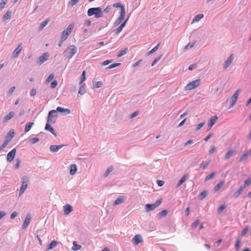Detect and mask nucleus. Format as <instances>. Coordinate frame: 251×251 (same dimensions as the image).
Here are the masks:
<instances>
[{"label": "nucleus", "instance_id": "f257e3e1", "mask_svg": "<svg viewBox=\"0 0 251 251\" xmlns=\"http://www.w3.org/2000/svg\"><path fill=\"white\" fill-rule=\"evenodd\" d=\"M87 14L89 16L95 15L96 18H100L103 16V12L100 7H93L88 10Z\"/></svg>", "mask_w": 251, "mask_h": 251}, {"label": "nucleus", "instance_id": "f03ea898", "mask_svg": "<svg viewBox=\"0 0 251 251\" xmlns=\"http://www.w3.org/2000/svg\"><path fill=\"white\" fill-rule=\"evenodd\" d=\"M77 49L74 45L69 46L65 51V56L69 59L72 58L73 56L76 53Z\"/></svg>", "mask_w": 251, "mask_h": 251}, {"label": "nucleus", "instance_id": "7ed1b4c3", "mask_svg": "<svg viewBox=\"0 0 251 251\" xmlns=\"http://www.w3.org/2000/svg\"><path fill=\"white\" fill-rule=\"evenodd\" d=\"M56 111L55 110H50L48 114L47 123H55L56 121Z\"/></svg>", "mask_w": 251, "mask_h": 251}, {"label": "nucleus", "instance_id": "20e7f679", "mask_svg": "<svg viewBox=\"0 0 251 251\" xmlns=\"http://www.w3.org/2000/svg\"><path fill=\"white\" fill-rule=\"evenodd\" d=\"M74 27V24H70L67 28L64 30L62 32V34L61 35V38L63 40H66L68 38V36L71 33L73 28Z\"/></svg>", "mask_w": 251, "mask_h": 251}, {"label": "nucleus", "instance_id": "39448f33", "mask_svg": "<svg viewBox=\"0 0 251 251\" xmlns=\"http://www.w3.org/2000/svg\"><path fill=\"white\" fill-rule=\"evenodd\" d=\"M162 202V199H160L157 200L155 203L153 204H147L145 205V209L147 212L153 210L158 207Z\"/></svg>", "mask_w": 251, "mask_h": 251}, {"label": "nucleus", "instance_id": "423d86ee", "mask_svg": "<svg viewBox=\"0 0 251 251\" xmlns=\"http://www.w3.org/2000/svg\"><path fill=\"white\" fill-rule=\"evenodd\" d=\"M251 183V181L250 179V178L247 179L245 181V183L244 185L241 186L234 193V196L235 198H238L240 194L241 193L242 191L244 189H245L246 187L249 186Z\"/></svg>", "mask_w": 251, "mask_h": 251}, {"label": "nucleus", "instance_id": "0eeeda50", "mask_svg": "<svg viewBox=\"0 0 251 251\" xmlns=\"http://www.w3.org/2000/svg\"><path fill=\"white\" fill-rule=\"evenodd\" d=\"M22 180H23L22 184L21 186L20 190V192H19V196H20L21 195H22L24 193L25 189H26V188L27 187V183L28 182V178L27 176H24L22 178Z\"/></svg>", "mask_w": 251, "mask_h": 251}, {"label": "nucleus", "instance_id": "6e6552de", "mask_svg": "<svg viewBox=\"0 0 251 251\" xmlns=\"http://www.w3.org/2000/svg\"><path fill=\"white\" fill-rule=\"evenodd\" d=\"M200 79H197L195 81H193L192 82H189L185 87V90H191L200 84Z\"/></svg>", "mask_w": 251, "mask_h": 251}, {"label": "nucleus", "instance_id": "1a4fd4ad", "mask_svg": "<svg viewBox=\"0 0 251 251\" xmlns=\"http://www.w3.org/2000/svg\"><path fill=\"white\" fill-rule=\"evenodd\" d=\"M239 92L240 89L237 90L231 97L229 108L232 107L236 102Z\"/></svg>", "mask_w": 251, "mask_h": 251}, {"label": "nucleus", "instance_id": "9d476101", "mask_svg": "<svg viewBox=\"0 0 251 251\" xmlns=\"http://www.w3.org/2000/svg\"><path fill=\"white\" fill-rule=\"evenodd\" d=\"M50 55L48 52H44L41 56H40L38 59V63L41 65L45 61H46L49 58Z\"/></svg>", "mask_w": 251, "mask_h": 251}, {"label": "nucleus", "instance_id": "9b49d317", "mask_svg": "<svg viewBox=\"0 0 251 251\" xmlns=\"http://www.w3.org/2000/svg\"><path fill=\"white\" fill-rule=\"evenodd\" d=\"M124 11H122V13H120V16L116 19L115 22L114 23V26H117L119 25L120 24L122 23L123 20L125 19L126 16V12H123Z\"/></svg>", "mask_w": 251, "mask_h": 251}, {"label": "nucleus", "instance_id": "f8f14e48", "mask_svg": "<svg viewBox=\"0 0 251 251\" xmlns=\"http://www.w3.org/2000/svg\"><path fill=\"white\" fill-rule=\"evenodd\" d=\"M234 57V54L233 53L230 54V55L227 58L225 62L224 66V69L226 70L232 63L233 61Z\"/></svg>", "mask_w": 251, "mask_h": 251}, {"label": "nucleus", "instance_id": "ddd939ff", "mask_svg": "<svg viewBox=\"0 0 251 251\" xmlns=\"http://www.w3.org/2000/svg\"><path fill=\"white\" fill-rule=\"evenodd\" d=\"M16 152V150L15 148L9 151L7 155V160L9 162L13 161L15 156Z\"/></svg>", "mask_w": 251, "mask_h": 251}, {"label": "nucleus", "instance_id": "4468645a", "mask_svg": "<svg viewBox=\"0 0 251 251\" xmlns=\"http://www.w3.org/2000/svg\"><path fill=\"white\" fill-rule=\"evenodd\" d=\"M65 145L63 144L59 145H51L50 147V151L52 152H55L61 149Z\"/></svg>", "mask_w": 251, "mask_h": 251}, {"label": "nucleus", "instance_id": "2eb2a0df", "mask_svg": "<svg viewBox=\"0 0 251 251\" xmlns=\"http://www.w3.org/2000/svg\"><path fill=\"white\" fill-rule=\"evenodd\" d=\"M22 50V44H20L19 45V46L17 47V48L14 50L12 56L13 57L16 58L17 57L19 54L20 53L21 51Z\"/></svg>", "mask_w": 251, "mask_h": 251}, {"label": "nucleus", "instance_id": "dca6fc26", "mask_svg": "<svg viewBox=\"0 0 251 251\" xmlns=\"http://www.w3.org/2000/svg\"><path fill=\"white\" fill-rule=\"evenodd\" d=\"M31 221V216L30 214H28L25 220V221L23 225V228L25 229L26 228L27 226H28L29 224L30 223V222Z\"/></svg>", "mask_w": 251, "mask_h": 251}, {"label": "nucleus", "instance_id": "f3484780", "mask_svg": "<svg viewBox=\"0 0 251 251\" xmlns=\"http://www.w3.org/2000/svg\"><path fill=\"white\" fill-rule=\"evenodd\" d=\"M64 213L65 215H69L72 211L73 207L71 205L66 204L64 207Z\"/></svg>", "mask_w": 251, "mask_h": 251}, {"label": "nucleus", "instance_id": "a211bd4d", "mask_svg": "<svg viewBox=\"0 0 251 251\" xmlns=\"http://www.w3.org/2000/svg\"><path fill=\"white\" fill-rule=\"evenodd\" d=\"M133 241L136 245H138L143 242V238L141 235L137 234L133 237Z\"/></svg>", "mask_w": 251, "mask_h": 251}, {"label": "nucleus", "instance_id": "6ab92c4d", "mask_svg": "<svg viewBox=\"0 0 251 251\" xmlns=\"http://www.w3.org/2000/svg\"><path fill=\"white\" fill-rule=\"evenodd\" d=\"M218 119V117L216 116H212L210 119V122L208 125V129H210L212 126L215 124Z\"/></svg>", "mask_w": 251, "mask_h": 251}, {"label": "nucleus", "instance_id": "aec40b11", "mask_svg": "<svg viewBox=\"0 0 251 251\" xmlns=\"http://www.w3.org/2000/svg\"><path fill=\"white\" fill-rule=\"evenodd\" d=\"M235 153H236V151H233L232 149L228 150V151L226 152V153L225 155L224 159L225 160H228V159H229V158L230 157H231L232 155H233L234 154H235Z\"/></svg>", "mask_w": 251, "mask_h": 251}, {"label": "nucleus", "instance_id": "412c9836", "mask_svg": "<svg viewBox=\"0 0 251 251\" xmlns=\"http://www.w3.org/2000/svg\"><path fill=\"white\" fill-rule=\"evenodd\" d=\"M113 7L116 8H120V13H122V11H124L123 12H126V10L124 5L120 2H117L113 4Z\"/></svg>", "mask_w": 251, "mask_h": 251}, {"label": "nucleus", "instance_id": "4be33fe9", "mask_svg": "<svg viewBox=\"0 0 251 251\" xmlns=\"http://www.w3.org/2000/svg\"><path fill=\"white\" fill-rule=\"evenodd\" d=\"M57 112H60L61 113L66 112V114H69L70 113V110L67 108H64L61 107H57L56 109L55 110Z\"/></svg>", "mask_w": 251, "mask_h": 251}, {"label": "nucleus", "instance_id": "5701e85b", "mask_svg": "<svg viewBox=\"0 0 251 251\" xmlns=\"http://www.w3.org/2000/svg\"><path fill=\"white\" fill-rule=\"evenodd\" d=\"M45 129L46 130L50 131L52 134L56 135L54 129L50 126L49 123H47Z\"/></svg>", "mask_w": 251, "mask_h": 251}, {"label": "nucleus", "instance_id": "b1692460", "mask_svg": "<svg viewBox=\"0 0 251 251\" xmlns=\"http://www.w3.org/2000/svg\"><path fill=\"white\" fill-rule=\"evenodd\" d=\"M77 171V167L75 164H72L70 166V174L71 175H74L76 173Z\"/></svg>", "mask_w": 251, "mask_h": 251}, {"label": "nucleus", "instance_id": "393cba45", "mask_svg": "<svg viewBox=\"0 0 251 251\" xmlns=\"http://www.w3.org/2000/svg\"><path fill=\"white\" fill-rule=\"evenodd\" d=\"M14 115H15V113L14 112H13V111L10 112L7 115H6L4 117V121L7 122V121H9L12 118H13Z\"/></svg>", "mask_w": 251, "mask_h": 251}, {"label": "nucleus", "instance_id": "a878e982", "mask_svg": "<svg viewBox=\"0 0 251 251\" xmlns=\"http://www.w3.org/2000/svg\"><path fill=\"white\" fill-rule=\"evenodd\" d=\"M11 16V11L10 10H8L4 14L2 19L3 21L9 19Z\"/></svg>", "mask_w": 251, "mask_h": 251}, {"label": "nucleus", "instance_id": "bb28decb", "mask_svg": "<svg viewBox=\"0 0 251 251\" xmlns=\"http://www.w3.org/2000/svg\"><path fill=\"white\" fill-rule=\"evenodd\" d=\"M33 125H34V123H33V122L27 123L25 125V132H28L31 129V128Z\"/></svg>", "mask_w": 251, "mask_h": 251}, {"label": "nucleus", "instance_id": "cd10ccee", "mask_svg": "<svg viewBox=\"0 0 251 251\" xmlns=\"http://www.w3.org/2000/svg\"><path fill=\"white\" fill-rule=\"evenodd\" d=\"M225 182L223 181H221L218 184H217L214 188L215 191H218L224 185Z\"/></svg>", "mask_w": 251, "mask_h": 251}, {"label": "nucleus", "instance_id": "c85d7f7f", "mask_svg": "<svg viewBox=\"0 0 251 251\" xmlns=\"http://www.w3.org/2000/svg\"><path fill=\"white\" fill-rule=\"evenodd\" d=\"M81 248V246L77 244L76 241L73 242V246L72 248V250L73 251H77L79 250Z\"/></svg>", "mask_w": 251, "mask_h": 251}, {"label": "nucleus", "instance_id": "c756f323", "mask_svg": "<svg viewBox=\"0 0 251 251\" xmlns=\"http://www.w3.org/2000/svg\"><path fill=\"white\" fill-rule=\"evenodd\" d=\"M114 168L113 166H111L109 167L107 169L106 171H105V172L104 173V176H105V177L107 176L110 173H111L112 172H113L114 171Z\"/></svg>", "mask_w": 251, "mask_h": 251}, {"label": "nucleus", "instance_id": "7c9ffc66", "mask_svg": "<svg viewBox=\"0 0 251 251\" xmlns=\"http://www.w3.org/2000/svg\"><path fill=\"white\" fill-rule=\"evenodd\" d=\"M203 17V15L202 14H198L195 16L193 19L192 23L198 22L200 21Z\"/></svg>", "mask_w": 251, "mask_h": 251}, {"label": "nucleus", "instance_id": "2f4dec72", "mask_svg": "<svg viewBox=\"0 0 251 251\" xmlns=\"http://www.w3.org/2000/svg\"><path fill=\"white\" fill-rule=\"evenodd\" d=\"M248 155H251V154L249 153V152L248 151H246L245 152H244L240 157L239 159V161L240 162H241L242 161H243L246 158V157L248 156Z\"/></svg>", "mask_w": 251, "mask_h": 251}, {"label": "nucleus", "instance_id": "473e14b6", "mask_svg": "<svg viewBox=\"0 0 251 251\" xmlns=\"http://www.w3.org/2000/svg\"><path fill=\"white\" fill-rule=\"evenodd\" d=\"M124 201V199L123 196H120L118 198H117L114 202V205H116L122 203Z\"/></svg>", "mask_w": 251, "mask_h": 251}, {"label": "nucleus", "instance_id": "72a5a7b5", "mask_svg": "<svg viewBox=\"0 0 251 251\" xmlns=\"http://www.w3.org/2000/svg\"><path fill=\"white\" fill-rule=\"evenodd\" d=\"M14 136V132L13 131H12L11 130H10L7 134L6 136V140H10Z\"/></svg>", "mask_w": 251, "mask_h": 251}, {"label": "nucleus", "instance_id": "f704fd0d", "mask_svg": "<svg viewBox=\"0 0 251 251\" xmlns=\"http://www.w3.org/2000/svg\"><path fill=\"white\" fill-rule=\"evenodd\" d=\"M186 177L187 175H184L178 182L176 187H179L186 180Z\"/></svg>", "mask_w": 251, "mask_h": 251}, {"label": "nucleus", "instance_id": "c9c22d12", "mask_svg": "<svg viewBox=\"0 0 251 251\" xmlns=\"http://www.w3.org/2000/svg\"><path fill=\"white\" fill-rule=\"evenodd\" d=\"M160 46V43H158L155 47H154L152 49H151L150 51L147 52V55H149L153 52H155Z\"/></svg>", "mask_w": 251, "mask_h": 251}, {"label": "nucleus", "instance_id": "e433bc0d", "mask_svg": "<svg viewBox=\"0 0 251 251\" xmlns=\"http://www.w3.org/2000/svg\"><path fill=\"white\" fill-rule=\"evenodd\" d=\"M207 194V193L206 191H203L199 195V199L201 200H203L204 198L206 197Z\"/></svg>", "mask_w": 251, "mask_h": 251}, {"label": "nucleus", "instance_id": "4c0bfd02", "mask_svg": "<svg viewBox=\"0 0 251 251\" xmlns=\"http://www.w3.org/2000/svg\"><path fill=\"white\" fill-rule=\"evenodd\" d=\"M86 92L85 87L84 85H81L78 91V94L80 95H83Z\"/></svg>", "mask_w": 251, "mask_h": 251}, {"label": "nucleus", "instance_id": "58836bf2", "mask_svg": "<svg viewBox=\"0 0 251 251\" xmlns=\"http://www.w3.org/2000/svg\"><path fill=\"white\" fill-rule=\"evenodd\" d=\"M124 28V27L123 25H120L117 28L114 30L115 34L117 35H119Z\"/></svg>", "mask_w": 251, "mask_h": 251}, {"label": "nucleus", "instance_id": "ea45409f", "mask_svg": "<svg viewBox=\"0 0 251 251\" xmlns=\"http://www.w3.org/2000/svg\"><path fill=\"white\" fill-rule=\"evenodd\" d=\"M49 21H50L49 19H47L45 21H44V22H43L40 25V27H39L40 29H43L48 24Z\"/></svg>", "mask_w": 251, "mask_h": 251}, {"label": "nucleus", "instance_id": "a19ab883", "mask_svg": "<svg viewBox=\"0 0 251 251\" xmlns=\"http://www.w3.org/2000/svg\"><path fill=\"white\" fill-rule=\"evenodd\" d=\"M127 50L128 49L127 48H125L123 50H121L118 54V57H120L122 56L123 55H125L126 53Z\"/></svg>", "mask_w": 251, "mask_h": 251}, {"label": "nucleus", "instance_id": "79ce46f5", "mask_svg": "<svg viewBox=\"0 0 251 251\" xmlns=\"http://www.w3.org/2000/svg\"><path fill=\"white\" fill-rule=\"evenodd\" d=\"M57 242L55 241H53L48 246L49 249H52L56 246Z\"/></svg>", "mask_w": 251, "mask_h": 251}, {"label": "nucleus", "instance_id": "37998d69", "mask_svg": "<svg viewBox=\"0 0 251 251\" xmlns=\"http://www.w3.org/2000/svg\"><path fill=\"white\" fill-rule=\"evenodd\" d=\"M215 174H216L215 172H212V173H211L210 174H209V175H208L207 176H206V177L205 178V181H208L209 179L212 178Z\"/></svg>", "mask_w": 251, "mask_h": 251}, {"label": "nucleus", "instance_id": "c03bdc74", "mask_svg": "<svg viewBox=\"0 0 251 251\" xmlns=\"http://www.w3.org/2000/svg\"><path fill=\"white\" fill-rule=\"evenodd\" d=\"M210 161L206 162L205 164H201L199 168L200 170H204L205 169L209 164Z\"/></svg>", "mask_w": 251, "mask_h": 251}, {"label": "nucleus", "instance_id": "a18cd8bd", "mask_svg": "<svg viewBox=\"0 0 251 251\" xmlns=\"http://www.w3.org/2000/svg\"><path fill=\"white\" fill-rule=\"evenodd\" d=\"M196 44V41H194L192 43H189L185 47V50H188L189 49H191L193 48Z\"/></svg>", "mask_w": 251, "mask_h": 251}, {"label": "nucleus", "instance_id": "49530a36", "mask_svg": "<svg viewBox=\"0 0 251 251\" xmlns=\"http://www.w3.org/2000/svg\"><path fill=\"white\" fill-rule=\"evenodd\" d=\"M53 78H54L53 74H50L46 79V83H49L53 79Z\"/></svg>", "mask_w": 251, "mask_h": 251}, {"label": "nucleus", "instance_id": "de8ad7c7", "mask_svg": "<svg viewBox=\"0 0 251 251\" xmlns=\"http://www.w3.org/2000/svg\"><path fill=\"white\" fill-rule=\"evenodd\" d=\"M85 71H83L81 75V78L79 81V84H81L83 83V82L85 80Z\"/></svg>", "mask_w": 251, "mask_h": 251}, {"label": "nucleus", "instance_id": "09e8293b", "mask_svg": "<svg viewBox=\"0 0 251 251\" xmlns=\"http://www.w3.org/2000/svg\"><path fill=\"white\" fill-rule=\"evenodd\" d=\"M226 207V205L225 204L221 205L218 209V214H221L223 210Z\"/></svg>", "mask_w": 251, "mask_h": 251}, {"label": "nucleus", "instance_id": "8fccbe9b", "mask_svg": "<svg viewBox=\"0 0 251 251\" xmlns=\"http://www.w3.org/2000/svg\"><path fill=\"white\" fill-rule=\"evenodd\" d=\"M39 141V139L37 137L32 138L30 139V142L32 144H35Z\"/></svg>", "mask_w": 251, "mask_h": 251}, {"label": "nucleus", "instance_id": "3c124183", "mask_svg": "<svg viewBox=\"0 0 251 251\" xmlns=\"http://www.w3.org/2000/svg\"><path fill=\"white\" fill-rule=\"evenodd\" d=\"M240 242H241V240L240 238H238L237 240H236V244H235V249L236 250H239V248H240Z\"/></svg>", "mask_w": 251, "mask_h": 251}, {"label": "nucleus", "instance_id": "603ef678", "mask_svg": "<svg viewBox=\"0 0 251 251\" xmlns=\"http://www.w3.org/2000/svg\"><path fill=\"white\" fill-rule=\"evenodd\" d=\"M16 164L15 165V168L16 169H17L20 167V164L21 163V160L20 159L18 158V159H16Z\"/></svg>", "mask_w": 251, "mask_h": 251}, {"label": "nucleus", "instance_id": "864d4df0", "mask_svg": "<svg viewBox=\"0 0 251 251\" xmlns=\"http://www.w3.org/2000/svg\"><path fill=\"white\" fill-rule=\"evenodd\" d=\"M7 0H1V2L0 3V9H2L5 5L7 3Z\"/></svg>", "mask_w": 251, "mask_h": 251}, {"label": "nucleus", "instance_id": "5fc2aeb1", "mask_svg": "<svg viewBox=\"0 0 251 251\" xmlns=\"http://www.w3.org/2000/svg\"><path fill=\"white\" fill-rule=\"evenodd\" d=\"M200 223V220L197 219L196 221H195L194 222H193L192 224L191 227L193 228H195Z\"/></svg>", "mask_w": 251, "mask_h": 251}, {"label": "nucleus", "instance_id": "6e6d98bb", "mask_svg": "<svg viewBox=\"0 0 251 251\" xmlns=\"http://www.w3.org/2000/svg\"><path fill=\"white\" fill-rule=\"evenodd\" d=\"M162 57V55H160V56H159L158 57H156L152 62V64H151V66H154L155 64H156V63L160 59V58H161Z\"/></svg>", "mask_w": 251, "mask_h": 251}, {"label": "nucleus", "instance_id": "4d7b16f0", "mask_svg": "<svg viewBox=\"0 0 251 251\" xmlns=\"http://www.w3.org/2000/svg\"><path fill=\"white\" fill-rule=\"evenodd\" d=\"M120 64H121L119 63H113V64L110 65V66H109L107 68L108 69H111L115 68V67H116L117 66H119Z\"/></svg>", "mask_w": 251, "mask_h": 251}, {"label": "nucleus", "instance_id": "13d9d810", "mask_svg": "<svg viewBox=\"0 0 251 251\" xmlns=\"http://www.w3.org/2000/svg\"><path fill=\"white\" fill-rule=\"evenodd\" d=\"M9 142V140H5L4 143L2 144V145L0 147V151L2 150L3 148H4L6 145L8 144V142Z\"/></svg>", "mask_w": 251, "mask_h": 251}, {"label": "nucleus", "instance_id": "bf43d9fd", "mask_svg": "<svg viewBox=\"0 0 251 251\" xmlns=\"http://www.w3.org/2000/svg\"><path fill=\"white\" fill-rule=\"evenodd\" d=\"M168 213V211L167 210H162L160 212H159V215L161 216H165L167 215Z\"/></svg>", "mask_w": 251, "mask_h": 251}, {"label": "nucleus", "instance_id": "052dcab7", "mask_svg": "<svg viewBox=\"0 0 251 251\" xmlns=\"http://www.w3.org/2000/svg\"><path fill=\"white\" fill-rule=\"evenodd\" d=\"M57 85V82L56 80H53L50 84V87L52 88H55Z\"/></svg>", "mask_w": 251, "mask_h": 251}, {"label": "nucleus", "instance_id": "680f3d73", "mask_svg": "<svg viewBox=\"0 0 251 251\" xmlns=\"http://www.w3.org/2000/svg\"><path fill=\"white\" fill-rule=\"evenodd\" d=\"M197 67V65L196 64H191L189 66L188 69L189 70L192 71L194 69H196Z\"/></svg>", "mask_w": 251, "mask_h": 251}, {"label": "nucleus", "instance_id": "e2e57ef3", "mask_svg": "<svg viewBox=\"0 0 251 251\" xmlns=\"http://www.w3.org/2000/svg\"><path fill=\"white\" fill-rule=\"evenodd\" d=\"M102 85V83L101 81H97L95 84V87L96 88H100Z\"/></svg>", "mask_w": 251, "mask_h": 251}, {"label": "nucleus", "instance_id": "0e129e2a", "mask_svg": "<svg viewBox=\"0 0 251 251\" xmlns=\"http://www.w3.org/2000/svg\"><path fill=\"white\" fill-rule=\"evenodd\" d=\"M15 89V86L11 87L8 91V95H11L13 93V92L14 91Z\"/></svg>", "mask_w": 251, "mask_h": 251}, {"label": "nucleus", "instance_id": "69168bd1", "mask_svg": "<svg viewBox=\"0 0 251 251\" xmlns=\"http://www.w3.org/2000/svg\"><path fill=\"white\" fill-rule=\"evenodd\" d=\"M204 124H205V122H202V123L199 124L196 127V130H200L204 126Z\"/></svg>", "mask_w": 251, "mask_h": 251}, {"label": "nucleus", "instance_id": "338daca9", "mask_svg": "<svg viewBox=\"0 0 251 251\" xmlns=\"http://www.w3.org/2000/svg\"><path fill=\"white\" fill-rule=\"evenodd\" d=\"M112 62V60H105L103 62H102L101 64L102 66H105V65H107L109 64V63H111Z\"/></svg>", "mask_w": 251, "mask_h": 251}, {"label": "nucleus", "instance_id": "774afa93", "mask_svg": "<svg viewBox=\"0 0 251 251\" xmlns=\"http://www.w3.org/2000/svg\"><path fill=\"white\" fill-rule=\"evenodd\" d=\"M36 90L34 88H32L31 91H30V95L31 96H34L36 95Z\"/></svg>", "mask_w": 251, "mask_h": 251}]
</instances>
